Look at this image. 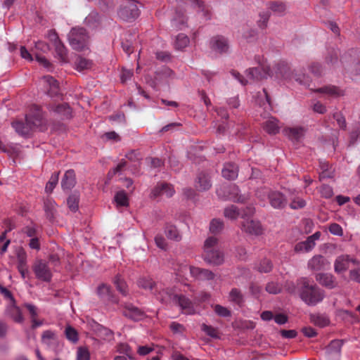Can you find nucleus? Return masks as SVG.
<instances>
[{
    "label": "nucleus",
    "mask_w": 360,
    "mask_h": 360,
    "mask_svg": "<svg viewBox=\"0 0 360 360\" xmlns=\"http://www.w3.org/2000/svg\"><path fill=\"white\" fill-rule=\"evenodd\" d=\"M266 290L270 294H277L280 292L281 288L277 283L271 282L267 283Z\"/></svg>",
    "instance_id": "nucleus-63"
},
{
    "label": "nucleus",
    "mask_w": 360,
    "mask_h": 360,
    "mask_svg": "<svg viewBox=\"0 0 360 360\" xmlns=\"http://www.w3.org/2000/svg\"><path fill=\"white\" fill-rule=\"evenodd\" d=\"M300 299L308 306H316L324 299L325 291L308 278L302 277L297 281Z\"/></svg>",
    "instance_id": "nucleus-1"
},
{
    "label": "nucleus",
    "mask_w": 360,
    "mask_h": 360,
    "mask_svg": "<svg viewBox=\"0 0 360 360\" xmlns=\"http://www.w3.org/2000/svg\"><path fill=\"white\" fill-rule=\"evenodd\" d=\"M85 24L90 27H95L99 22V15L96 12L90 13L84 20Z\"/></svg>",
    "instance_id": "nucleus-46"
},
{
    "label": "nucleus",
    "mask_w": 360,
    "mask_h": 360,
    "mask_svg": "<svg viewBox=\"0 0 360 360\" xmlns=\"http://www.w3.org/2000/svg\"><path fill=\"white\" fill-rule=\"evenodd\" d=\"M44 81L49 85L48 94L51 97L57 96L59 94V84L56 79L52 76L46 75L43 77Z\"/></svg>",
    "instance_id": "nucleus-29"
},
{
    "label": "nucleus",
    "mask_w": 360,
    "mask_h": 360,
    "mask_svg": "<svg viewBox=\"0 0 360 360\" xmlns=\"http://www.w3.org/2000/svg\"><path fill=\"white\" fill-rule=\"evenodd\" d=\"M33 108L34 112L26 115L25 123L20 120H15L11 123V126L15 132L22 136L25 137L28 136L30 131L33 128L37 127L41 124V110L37 105H34Z\"/></svg>",
    "instance_id": "nucleus-2"
},
{
    "label": "nucleus",
    "mask_w": 360,
    "mask_h": 360,
    "mask_svg": "<svg viewBox=\"0 0 360 360\" xmlns=\"http://www.w3.org/2000/svg\"><path fill=\"white\" fill-rule=\"evenodd\" d=\"M304 129L302 127H288L283 129V134L292 141H299L304 134Z\"/></svg>",
    "instance_id": "nucleus-31"
},
{
    "label": "nucleus",
    "mask_w": 360,
    "mask_h": 360,
    "mask_svg": "<svg viewBox=\"0 0 360 360\" xmlns=\"http://www.w3.org/2000/svg\"><path fill=\"white\" fill-rule=\"evenodd\" d=\"M310 321L315 326L323 328L330 323L329 318L323 314H311L309 316Z\"/></svg>",
    "instance_id": "nucleus-32"
},
{
    "label": "nucleus",
    "mask_w": 360,
    "mask_h": 360,
    "mask_svg": "<svg viewBox=\"0 0 360 360\" xmlns=\"http://www.w3.org/2000/svg\"><path fill=\"white\" fill-rule=\"evenodd\" d=\"M224 216L230 219H236L240 216V212L236 205H231L225 208Z\"/></svg>",
    "instance_id": "nucleus-45"
},
{
    "label": "nucleus",
    "mask_w": 360,
    "mask_h": 360,
    "mask_svg": "<svg viewBox=\"0 0 360 360\" xmlns=\"http://www.w3.org/2000/svg\"><path fill=\"white\" fill-rule=\"evenodd\" d=\"M217 195L224 200H230L236 202H245L249 196L248 195H240L238 186L235 184L223 186L217 190Z\"/></svg>",
    "instance_id": "nucleus-7"
},
{
    "label": "nucleus",
    "mask_w": 360,
    "mask_h": 360,
    "mask_svg": "<svg viewBox=\"0 0 360 360\" xmlns=\"http://www.w3.org/2000/svg\"><path fill=\"white\" fill-rule=\"evenodd\" d=\"M50 110L60 115L63 119H69L71 117V108L67 103H60L57 105L50 106Z\"/></svg>",
    "instance_id": "nucleus-33"
},
{
    "label": "nucleus",
    "mask_w": 360,
    "mask_h": 360,
    "mask_svg": "<svg viewBox=\"0 0 360 360\" xmlns=\"http://www.w3.org/2000/svg\"><path fill=\"white\" fill-rule=\"evenodd\" d=\"M210 48L213 51L223 54L229 51V45L227 39L224 37L218 35L211 39Z\"/></svg>",
    "instance_id": "nucleus-16"
},
{
    "label": "nucleus",
    "mask_w": 360,
    "mask_h": 360,
    "mask_svg": "<svg viewBox=\"0 0 360 360\" xmlns=\"http://www.w3.org/2000/svg\"><path fill=\"white\" fill-rule=\"evenodd\" d=\"M343 341L340 340H332L326 348V354L328 359L339 358Z\"/></svg>",
    "instance_id": "nucleus-21"
},
{
    "label": "nucleus",
    "mask_w": 360,
    "mask_h": 360,
    "mask_svg": "<svg viewBox=\"0 0 360 360\" xmlns=\"http://www.w3.org/2000/svg\"><path fill=\"white\" fill-rule=\"evenodd\" d=\"M68 37L69 44L74 50L83 51L89 49L90 37L84 28L80 27H72Z\"/></svg>",
    "instance_id": "nucleus-4"
},
{
    "label": "nucleus",
    "mask_w": 360,
    "mask_h": 360,
    "mask_svg": "<svg viewBox=\"0 0 360 360\" xmlns=\"http://www.w3.org/2000/svg\"><path fill=\"white\" fill-rule=\"evenodd\" d=\"M77 360H90L89 351L85 348L79 347L77 352Z\"/></svg>",
    "instance_id": "nucleus-61"
},
{
    "label": "nucleus",
    "mask_w": 360,
    "mask_h": 360,
    "mask_svg": "<svg viewBox=\"0 0 360 360\" xmlns=\"http://www.w3.org/2000/svg\"><path fill=\"white\" fill-rule=\"evenodd\" d=\"M137 285L139 288L145 290H149L153 293L154 290L158 288V283H155L150 277L141 276L137 280Z\"/></svg>",
    "instance_id": "nucleus-24"
},
{
    "label": "nucleus",
    "mask_w": 360,
    "mask_h": 360,
    "mask_svg": "<svg viewBox=\"0 0 360 360\" xmlns=\"http://www.w3.org/2000/svg\"><path fill=\"white\" fill-rule=\"evenodd\" d=\"M76 184L75 172L73 169L65 172L61 180V187L64 191H70Z\"/></svg>",
    "instance_id": "nucleus-23"
},
{
    "label": "nucleus",
    "mask_w": 360,
    "mask_h": 360,
    "mask_svg": "<svg viewBox=\"0 0 360 360\" xmlns=\"http://www.w3.org/2000/svg\"><path fill=\"white\" fill-rule=\"evenodd\" d=\"M53 46L55 48V51L58 58L63 62L65 61L68 52L65 46L62 43V41H60L58 42L57 44H54Z\"/></svg>",
    "instance_id": "nucleus-44"
},
{
    "label": "nucleus",
    "mask_w": 360,
    "mask_h": 360,
    "mask_svg": "<svg viewBox=\"0 0 360 360\" xmlns=\"http://www.w3.org/2000/svg\"><path fill=\"white\" fill-rule=\"evenodd\" d=\"M315 278L321 285L330 290L336 288L338 284L336 278L329 273L316 274Z\"/></svg>",
    "instance_id": "nucleus-17"
},
{
    "label": "nucleus",
    "mask_w": 360,
    "mask_h": 360,
    "mask_svg": "<svg viewBox=\"0 0 360 360\" xmlns=\"http://www.w3.org/2000/svg\"><path fill=\"white\" fill-rule=\"evenodd\" d=\"M175 193L172 185L167 183L158 184L151 192L153 198H157L160 195H165L167 198L172 197Z\"/></svg>",
    "instance_id": "nucleus-18"
},
{
    "label": "nucleus",
    "mask_w": 360,
    "mask_h": 360,
    "mask_svg": "<svg viewBox=\"0 0 360 360\" xmlns=\"http://www.w3.org/2000/svg\"><path fill=\"white\" fill-rule=\"evenodd\" d=\"M217 245L218 240L214 236H210L205 240L202 257L207 263L220 265L224 262V254L218 249Z\"/></svg>",
    "instance_id": "nucleus-3"
},
{
    "label": "nucleus",
    "mask_w": 360,
    "mask_h": 360,
    "mask_svg": "<svg viewBox=\"0 0 360 360\" xmlns=\"http://www.w3.org/2000/svg\"><path fill=\"white\" fill-rule=\"evenodd\" d=\"M333 118L336 120L339 127L345 130L347 127L346 120L340 112H336L333 114Z\"/></svg>",
    "instance_id": "nucleus-57"
},
{
    "label": "nucleus",
    "mask_w": 360,
    "mask_h": 360,
    "mask_svg": "<svg viewBox=\"0 0 360 360\" xmlns=\"http://www.w3.org/2000/svg\"><path fill=\"white\" fill-rule=\"evenodd\" d=\"M153 294L155 296L157 300L165 304H167L170 302H174L176 295L174 293L172 289L164 288L160 283H158V290H155Z\"/></svg>",
    "instance_id": "nucleus-14"
},
{
    "label": "nucleus",
    "mask_w": 360,
    "mask_h": 360,
    "mask_svg": "<svg viewBox=\"0 0 360 360\" xmlns=\"http://www.w3.org/2000/svg\"><path fill=\"white\" fill-rule=\"evenodd\" d=\"M262 127L267 134L275 135L279 133L281 126L278 120L271 117L262 124Z\"/></svg>",
    "instance_id": "nucleus-22"
},
{
    "label": "nucleus",
    "mask_w": 360,
    "mask_h": 360,
    "mask_svg": "<svg viewBox=\"0 0 360 360\" xmlns=\"http://www.w3.org/2000/svg\"><path fill=\"white\" fill-rule=\"evenodd\" d=\"M22 232L27 236L34 238L37 236V229L35 224L28 225L22 229Z\"/></svg>",
    "instance_id": "nucleus-56"
},
{
    "label": "nucleus",
    "mask_w": 360,
    "mask_h": 360,
    "mask_svg": "<svg viewBox=\"0 0 360 360\" xmlns=\"http://www.w3.org/2000/svg\"><path fill=\"white\" fill-rule=\"evenodd\" d=\"M113 283L115 285L117 290L123 295L127 296L128 295V287L124 280V278L117 274L113 278Z\"/></svg>",
    "instance_id": "nucleus-34"
},
{
    "label": "nucleus",
    "mask_w": 360,
    "mask_h": 360,
    "mask_svg": "<svg viewBox=\"0 0 360 360\" xmlns=\"http://www.w3.org/2000/svg\"><path fill=\"white\" fill-rule=\"evenodd\" d=\"M176 16L172 21V27L176 30H182L186 22V18L183 13L176 11Z\"/></svg>",
    "instance_id": "nucleus-39"
},
{
    "label": "nucleus",
    "mask_w": 360,
    "mask_h": 360,
    "mask_svg": "<svg viewBox=\"0 0 360 360\" xmlns=\"http://www.w3.org/2000/svg\"><path fill=\"white\" fill-rule=\"evenodd\" d=\"M99 298L106 302L118 303V298L114 294L111 287L107 284H100L96 290Z\"/></svg>",
    "instance_id": "nucleus-12"
},
{
    "label": "nucleus",
    "mask_w": 360,
    "mask_h": 360,
    "mask_svg": "<svg viewBox=\"0 0 360 360\" xmlns=\"http://www.w3.org/2000/svg\"><path fill=\"white\" fill-rule=\"evenodd\" d=\"M242 229L250 235L259 236L263 233V228L259 221L250 219H245L243 221Z\"/></svg>",
    "instance_id": "nucleus-15"
},
{
    "label": "nucleus",
    "mask_w": 360,
    "mask_h": 360,
    "mask_svg": "<svg viewBox=\"0 0 360 360\" xmlns=\"http://www.w3.org/2000/svg\"><path fill=\"white\" fill-rule=\"evenodd\" d=\"M314 91L317 93L327 94L328 96L335 98L344 95V92L342 90L339 89L338 86L333 85L324 86L323 87L316 89V90H314Z\"/></svg>",
    "instance_id": "nucleus-30"
},
{
    "label": "nucleus",
    "mask_w": 360,
    "mask_h": 360,
    "mask_svg": "<svg viewBox=\"0 0 360 360\" xmlns=\"http://www.w3.org/2000/svg\"><path fill=\"white\" fill-rule=\"evenodd\" d=\"M33 271L38 279L46 282H49L51 280L52 273L48 264L42 260H39L35 263Z\"/></svg>",
    "instance_id": "nucleus-11"
},
{
    "label": "nucleus",
    "mask_w": 360,
    "mask_h": 360,
    "mask_svg": "<svg viewBox=\"0 0 360 360\" xmlns=\"http://www.w3.org/2000/svg\"><path fill=\"white\" fill-rule=\"evenodd\" d=\"M140 14L139 9L134 0H126L118 11L119 17L127 22L136 19Z\"/></svg>",
    "instance_id": "nucleus-9"
},
{
    "label": "nucleus",
    "mask_w": 360,
    "mask_h": 360,
    "mask_svg": "<svg viewBox=\"0 0 360 360\" xmlns=\"http://www.w3.org/2000/svg\"><path fill=\"white\" fill-rule=\"evenodd\" d=\"M189 273L191 277L198 281H210L214 278V274L208 269L181 264L176 269V275L184 277Z\"/></svg>",
    "instance_id": "nucleus-6"
},
{
    "label": "nucleus",
    "mask_w": 360,
    "mask_h": 360,
    "mask_svg": "<svg viewBox=\"0 0 360 360\" xmlns=\"http://www.w3.org/2000/svg\"><path fill=\"white\" fill-rule=\"evenodd\" d=\"M57 336L55 332L47 330L43 332L41 335L42 343L46 345L48 347L56 344L57 342Z\"/></svg>",
    "instance_id": "nucleus-35"
},
{
    "label": "nucleus",
    "mask_w": 360,
    "mask_h": 360,
    "mask_svg": "<svg viewBox=\"0 0 360 360\" xmlns=\"http://www.w3.org/2000/svg\"><path fill=\"white\" fill-rule=\"evenodd\" d=\"M306 205V201L304 199L300 197H294L291 199L290 207L292 210H299L304 207Z\"/></svg>",
    "instance_id": "nucleus-53"
},
{
    "label": "nucleus",
    "mask_w": 360,
    "mask_h": 360,
    "mask_svg": "<svg viewBox=\"0 0 360 360\" xmlns=\"http://www.w3.org/2000/svg\"><path fill=\"white\" fill-rule=\"evenodd\" d=\"M349 276L352 281L360 283V268L351 270L349 271Z\"/></svg>",
    "instance_id": "nucleus-64"
},
{
    "label": "nucleus",
    "mask_w": 360,
    "mask_h": 360,
    "mask_svg": "<svg viewBox=\"0 0 360 360\" xmlns=\"http://www.w3.org/2000/svg\"><path fill=\"white\" fill-rule=\"evenodd\" d=\"M165 232L167 237L172 240L176 241L181 240V236L176 227L172 224H167L165 229Z\"/></svg>",
    "instance_id": "nucleus-40"
},
{
    "label": "nucleus",
    "mask_w": 360,
    "mask_h": 360,
    "mask_svg": "<svg viewBox=\"0 0 360 360\" xmlns=\"http://www.w3.org/2000/svg\"><path fill=\"white\" fill-rule=\"evenodd\" d=\"M328 230L334 236H342L343 235L342 226L337 223L331 224L328 227Z\"/></svg>",
    "instance_id": "nucleus-59"
},
{
    "label": "nucleus",
    "mask_w": 360,
    "mask_h": 360,
    "mask_svg": "<svg viewBox=\"0 0 360 360\" xmlns=\"http://www.w3.org/2000/svg\"><path fill=\"white\" fill-rule=\"evenodd\" d=\"M174 302L178 304L185 314H193L195 313L193 302L185 295H176Z\"/></svg>",
    "instance_id": "nucleus-20"
},
{
    "label": "nucleus",
    "mask_w": 360,
    "mask_h": 360,
    "mask_svg": "<svg viewBox=\"0 0 360 360\" xmlns=\"http://www.w3.org/2000/svg\"><path fill=\"white\" fill-rule=\"evenodd\" d=\"M18 266H27V254L22 248H19L16 252Z\"/></svg>",
    "instance_id": "nucleus-55"
},
{
    "label": "nucleus",
    "mask_w": 360,
    "mask_h": 360,
    "mask_svg": "<svg viewBox=\"0 0 360 360\" xmlns=\"http://www.w3.org/2000/svg\"><path fill=\"white\" fill-rule=\"evenodd\" d=\"M350 263L354 265L359 264L358 260L351 257L349 255H341L338 256L334 262L335 272L338 274L345 272L349 269Z\"/></svg>",
    "instance_id": "nucleus-10"
},
{
    "label": "nucleus",
    "mask_w": 360,
    "mask_h": 360,
    "mask_svg": "<svg viewBox=\"0 0 360 360\" xmlns=\"http://www.w3.org/2000/svg\"><path fill=\"white\" fill-rule=\"evenodd\" d=\"M224 229V222L219 219H213L210 224V231L211 233L217 234L220 233Z\"/></svg>",
    "instance_id": "nucleus-49"
},
{
    "label": "nucleus",
    "mask_w": 360,
    "mask_h": 360,
    "mask_svg": "<svg viewBox=\"0 0 360 360\" xmlns=\"http://www.w3.org/2000/svg\"><path fill=\"white\" fill-rule=\"evenodd\" d=\"M314 248L313 243L307 238L304 241L299 242L295 245V251L296 252L311 251Z\"/></svg>",
    "instance_id": "nucleus-38"
},
{
    "label": "nucleus",
    "mask_w": 360,
    "mask_h": 360,
    "mask_svg": "<svg viewBox=\"0 0 360 360\" xmlns=\"http://www.w3.org/2000/svg\"><path fill=\"white\" fill-rule=\"evenodd\" d=\"M256 268L261 273H269L273 269V264L270 259L264 258L260 261Z\"/></svg>",
    "instance_id": "nucleus-42"
},
{
    "label": "nucleus",
    "mask_w": 360,
    "mask_h": 360,
    "mask_svg": "<svg viewBox=\"0 0 360 360\" xmlns=\"http://www.w3.org/2000/svg\"><path fill=\"white\" fill-rule=\"evenodd\" d=\"M79 196L77 194H72L70 195L68 200H67V204L69 207V209L72 212H76L78 210L79 207Z\"/></svg>",
    "instance_id": "nucleus-51"
},
{
    "label": "nucleus",
    "mask_w": 360,
    "mask_h": 360,
    "mask_svg": "<svg viewBox=\"0 0 360 360\" xmlns=\"http://www.w3.org/2000/svg\"><path fill=\"white\" fill-rule=\"evenodd\" d=\"M282 76L285 79H294L296 82H297L300 84L309 86L310 83V78L309 76L304 74H298L297 72H291L288 73L285 71L283 73L281 72Z\"/></svg>",
    "instance_id": "nucleus-27"
},
{
    "label": "nucleus",
    "mask_w": 360,
    "mask_h": 360,
    "mask_svg": "<svg viewBox=\"0 0 360 360\" xmlns=\"http://www.w3.org/2000/svg\"><path fill=\"white\" fill-rule=\"evenodd\" d=\"M259 66L257 68H249L246 70V76L249 79L253 81H260L271 76L270 67L263 60H261L260 56L255 57Z\"/></svg>",
    "instance_id": "nucleus-8"
},
{
    "label": "nucleus",
    "mask_w": 360,
    "mask_h": 360,
    "mask_svg": "<svg viewBox=\"0 0 360 360\" xmlns=\"http://www.w3.org/2000/svg\"><path fill=\"white\" fill-rule=\"evenodd\" d=\"M268 7L278 15H283L286 10V5L281 1H271Z\"/></svg>",
    "instance_id": "nucleus-36"
},
{
    "label": "nucleus",
    "mask_w": 360,
    "mask_h": 360,
    "mask_svg": "<svg viewBox=\"0 0 360 360\" xmlns=\"http://www.w3.org/2000/svg\"><path fill=\"white\" fill-rule=\"evenodd\" d=\"M256 195L262 200L267 198L270 205L274 209L282 210L288 205L286 196L278 191L262 188L257 190Z\"/></svg>",
    "instance_id": "nucleus-5"
},
{
    "label": "nucleus",
    "mask_w": 360,
    "mask_h": 360,
    "mask_svg": "<svg viewBox=\"0 0 360 360\" xmlns=\"http://www.w3.org/2000/svg\"><path fill=\"white\" fill-rule=\"evenodd\" d=\"M123 314L124 316L133 321H138L142 319L143 311L132 304L126 303L124 306Z\"/></svg>",
    "instance_id": "nucleus-19"
},
{
    "label": "nucleus",
    "mask_w": 360,
    "mask_h": 360,
    "mask_svg": "<svg viewBox=\"0 0 360 360\" xmlns=\"http://www.w3.org/2000/svg\"><path fill=\"white\" fill-rule=\"evenodd\" d=\"M320 193L322 197L327 199L330 198L333 195V188L327 184H323L321 186Z\"/></svg>",
    "instance_id": "nucleus-58"
},
{
    "label": "nucleus",
    "mask_w": 360,
    "mask_h": 360,
    "mask_svg": "<svg viewBox=\"0 0 360 360\" xmlns=\"http://www.w3.org/2000/svg\"><path fill=\"white\" fill-rule=\"evenodd\" d=\"M59 172L52 174L50 179L46 183L45 190L47 193H51L58 182Z\"/></svg>",
    "instance_id": "nucleus-50"
},
{
    "label": "nucleus",
    "mask_w": 360,
    "mask_h": 360,
    "mask_svg": "<svg viewBox=\"0 0 360 360\" xmlns=\"http://www.w3.org/2000/svg\"><path fill=\"white\" fill-rule=\"evenodd\" d=\"M221 174L225 179L234 180L238 174V167L233 162L226 163L222 169Z\"/></svg>",
    "instance_id": "nucleus-25"
},
{
    "label": "nucleus",
    "mask_w": 360,
    "mask_h": 360,
    "mask_svg": "<svg viewBox=\"0 0 360 360\" xmlns=\"http://www.w3.org/2000/svg\"><path fill=\"white\" fill-rule=\"evenodd\" d=\"M229 300L238 305L243 302V296L240 290L233 288L229 292Z\"/></svg>",
    "instance_id": "nucleus-43"
},
{
    "label": "nucleus",
    "mask_w": 360,
    "mask_h": 360,
    "mask_svg": "<svg viewBox=\"0 0 360 360\" xmlns=\"http://www.w3.org/2000/svg\"><path fill=\"white\" fill-rule=\"evenodd\" d=\"M125 157L131 162H136L141 159L140 153L136 150H131L128 152Z\"/></svg>",
    "instance_id": "nucleus-62"
},
{
    "label": "nucleus",
    "mask_w": 360,
    "mask_h": 360,
    "mask_svg": "<svg viewBox=\"0 0 360 360\" xmlns=\"http://www.w3.org/2000/svg\"><path fill=\"white\" fill-rule=\"evenodd\" d=\"M215 313L221 317H228L231 316V311L226 307L217 304L214 307Z\"/></svg>",
    "instance_id": "nucleus-60"
},
{
    "label": "nucleus",
    "mask_w": 360,
    "mask_h": 360,
    "mask_svg": "<svg viewBox=\"0 0 360 360\" xmlns=\"http://www.w3.org/2000/svg\"><path fill=\"white\" fill-rule=\"evenodd\" d=\"M188 37L184 34H179L174 42V47L177 50H182L186 48L189 44Z\"/></svg>",
    "instance_id": "nucleus-41"
},
{
    "label": "nucleus",
    "mask_w": 360,
    "mask_h": 360,
    "mask_svg": "<svg viewBox=\"0 0 360 360\" xmlns=\"http://www.w3.org/2000/svg\"><path fill=\"white\" fill-rule=\"evenodd\" d=\"M195 186L200 191L209 190L212 186L210 177L205 173H200L196 179Z\"/></svg>",
    "instance_id": "nucleus-26"
},
{
    "label": "nucleus",
    "mask_w": 360,
    "mask_h": 360,
    "mask_svg": "<svg viewBox=\"0 0 360 360\" xmlns=\"http://www.w3.org/2000/svg\"><path fill=\"white\" fill-rule=\"evenodd\" d=\"M200 328L201 330L208 336L215 339L219 338L218 330L213 326L202 323Z\"/></svg>",
    "instance_id": "nucleus-48"
},
{
    "label": "nucleus",
    "mask_w": 360,
    "mask_h": 360,
    "mask_svg": "<svg viewBox=\"0 0 360 360\" xmlns=\"http://www.w3.org/2000/svg\"><path fill=\"white\" fill-rule=\"evenodd\" d=\"M329 266L330 262L321 255H314L307 262L308 269L313 271L325 270Z\"/></svg>",
    "instance_id": "nucleus-13"
},
{
    "label": "nucleus",
    "mask_w": 360,
    "mask_h": 360,
    "mask_svg": "<svg viewBox=\"0 0 360 360\" xmlns=\"http://www.w3.org/2000/svg\"><path fill=\"white\" fill-rule=\"evenodd\" d=\"M6 314L16 323H22L23 321L21 311L18 307L15 305V302H11V304L7 307Z\"/></svg>",
    "instance_id": "nucleus-28"
},
{
    "label": "nucleus",
    "mask_w": 360,
    "mask_h": 360,
    "mask_svg": "<svg viewBox=\"0 0 360 360\" xmlns=\"http://www.w3.org/2000/svg\"><path fill=\"white\" fill-rule=\"evenodd\" d=\"M269 11H262L259 14V19L257 21V25L261 29H265L267 27L268 21L270 18Z\"/></svg>",
    "instance_id": "nucleus-52"
},
{
    "label": "nucleus",
    "mask_w": 360,
    "mask_h": 360,
    "mask_svg": "<svg viewBox=\"0 0 360 360\" xmlns=\"http://www.w3.org/2000/svg\"><path fill=\"white\" fill-rule=\"evenodd\" d=\"M117 206H128L129 201L126 193L124 191H118L114 198Z\"/></svg>",
    "instance_id": "nucleus-47"
},
{
    "label": "nucleus",
    "mask_w": 360,
    "mask_h": 360,
    "mask_svg": "<svg viewBox=\"0 0 360 360\" xmlns=\"http://www.w3.org/2000/svg\"><path fill=\"white\" fill-rule=\"evenodd\" d=\"M65 332L68 340H69L73 343H75L78 341V333L74 328L71 326H68L65 328Z\"/></svg>",
    "instance_id": "nucleus-54"
},
{
    "label": "nucleus",
    "mask_w": 360,
    "mask_h": 360,
    "mask_svg": "<svg viewBox=\"0 0 360 360\" xmlns=\"http://www.w3.org/2000/svg\"><path fill=\"white\" fill-rule=\"evenodd\" d=\"M76 69L78 71H83L85 70L91 69L93 65V62L89 59L78 56L75 60Z\"/></svg>",
    "instance_id": "nucleus-37"
}]
</instances>
